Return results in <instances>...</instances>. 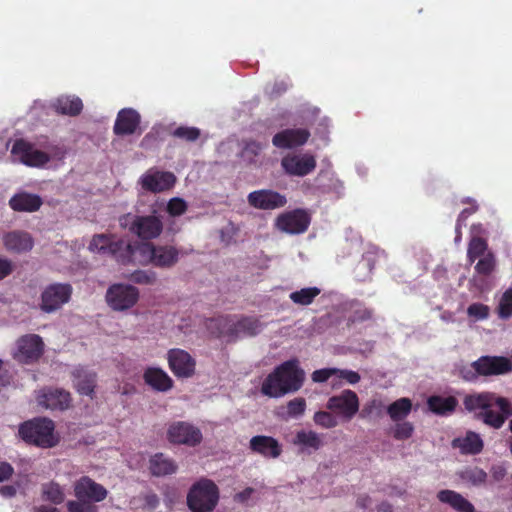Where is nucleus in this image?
<instances>
[{
    "label": "nucleus",
    "mask_w": 512,
    "mask_h": 512,
    "mask_svg": "<svg viewBox=\"0 0 512 512\" xmlns=\"http://www.w3.org/2000/svg\"><path fill=\"white\" fill-rule=\"evenodd\" d=\"M452 447L458 448L462 454L476 455L483 450L484 443L479 434L468 431L464 437L455 438Z\"/></svg>",
    "instance_id": "nucleus-27"
},
{
    "label": "nucleus",
    "mask_w": 512,
    "mask_h": 512,
    "mask_svg": "<svg viewBox=\"0 0 512 512\" xmlns=\"http://www.w3.org/2000/svg\"><path fill=\"white\" fill-rule=\"evenodd\" d=\"M305 372L297 359H291L275 367L261 385V393L270 398H279L297 392L304 383Z\"/></svg>",
    "instance_id": "nucleus-3"
},
{
    "label": "nucleus",
    "mask_w": 512,
    "mask_h": 512,
    "mask_svg": "<svg viewBox=\"0 0 512 512\" xmlns=\"http://www.w3.org/2000/svg\"><path fill=\"white\" fill-rule=\"evenodd\" d=\"M512 372V361L505 356L483 355L469 366L459 369L460 377L467 382H474L479 377H491Z\"/></svg>",
    "instance_id": "nucleus-4"
},
{
    "label": "nucleus",
    "mask_w": 512,
    "mask_h": 512,
    "mask_svg": "<svg viewBox=\"0 0 512 512\" xmlns=\"http://www.w3.org/2000/svg\"><path fill=\"white\" fill-rule=\"evenodd\" d=\"M337 372L338 368H323L315 370L311 377L314 382L323 383L326 382L331 376L336 375Z\"/></svg>",
    "instance_id": "nucleus-52"
},
{
    "label": "nucleus",
    "mask_w": 512,
    "mask_h": 512,
    "mask_svg": "<svg viewBox=\"0 0 512 512\" xmlns=\"http://www.w3.org/2000/svg\"><path fill=\"white\" fill-rule=\"evenodd\" d=\"M310 135L306 128L284 129L273 136L272 144L279 149H292L303 146Z\"/></svg>",
    "instance_id": "nucleus-20"
},
{
    "label": "nucleus",
    "mask_w": 512,
    "mask_h": 512,
    "mask_svg": "<svg viewBox=\"0 0 512 512\" xmlns=\"http://www.w3.org/2000/svg\"><path fill=\"white\" fill-rule=\"evenodd\" d=\"M207 327L216 337H227L230 340H235L234 322L228 316L210 319Z\"/></svg>",
    "instance_id": "nucleus-32"
},
{
    "label": "nucleus",
    "mask_w": 512,
    "mask_h": 512,
    "mask_svg": "<svg viewBox=\"0 0 512 512\" xmlns=\"http://www.w3.org/2000/svg\"><path fill=\"white\" fill-rule=\"evenodd\" d=\"M460 479L473 486H479L486 482L487 473L479 467H468L459 472Z\"/></svg>",
    "instance_id": "nucleus-40"
},
{
    "label": "nucleus",
    "mask_w": 512,
    "mask_h": 512,
    "mask_svg": "<svg viewBox=\"0 0 512 512\" xmlns=\"http://www.w3.org/2000/svg\"><path fill=\"white\" fill-rule=\"evenodd\" d=\"M119 225L146 241L159 237L163 231L162 219L155 214L139 216L127 213L119 218Z\"/></svg>",
    "instance_id": "nucleus-7"
},
{
    "label": "nucleus",
    "mask_w": 512,
    "mask_h": 512,
    "mask_svg": "<svg viewBox=\"0 0 512 512\" xmlns=\"http://www.w3.org/2000/svg\"><path fill=\"white\" fill-rule=\"evenodd\" d=\"M72 286L68 283H53L48 285L41 293L40 309L52 313L69 302L72 295Z\"/></svg>",
    "instance_id": "nucleus-10"
},
{
    "label": "nucleus",
    "mask_w": 512,
    "mask_h": 512,
    "mask_svg": "<svg viewBox=\"0 0 512 512\" xmlns=\"http://www.w3.org/2000/svg\"><path fill=\"white\" fill-rule=\"evenodd\" d=\"M395 423V426L392 428V436L394 439L404 441L412 437L415 428L411 422L402 420Z\"/></svg>",
    "instance_id": "nucleus-42"
},
{
    "label": "nucleus",
    "mask_w": 512,
    "mask_h": 512,
    "mask_svg": "<svg viewBox=\"0 0 512 512\" xmlns=\"http://www.w3.org/2000/svg\"><path fill=\"white\" fill-rule=\"evenodd\" d=\"M378 410L379 413L381 412V409H382V403L381 401H378V400H372L371 402H369L368 404H366L364 406V408L362 409L361 411V414L360 416L362 418H365V417H368L369 415H371L373 413L374 410Z\"/></svg>",
    "instance_id": "nucleus-56"
},
{
    "label": "nucleus",
    "mask_w": 512,
    "mask_h": 512,
    "mask_svg": "<svg viewBox=\"0 0 512 512\" xmlns=\"http://www.w3.org/2000/svg\"><path fill=\"white\" fill-rule=\"evenodd\" d=\"M248 204L258 210H275L287 204L285 195L271 189L252 191L247 196Z\"/></svg>",
    "instance_id": "nucleus-15"
},
{
    "label": "nucleus",
    "mask_w": 512,
    "mask_h": 512,
    "mask_svg": "<svg viewBox=\"0 0 512 512\" xmlns=\"http://www.w3.org/2000/svg\"><path fill=\"white\" fill-rule=\"evenodd\" d=\"M490 472H491V476H492L493 480L496 482L502 481L507 474L505 467L502 465L492 466Z\"/></svg>",
    "instance_id": "nucleus-57"
},
{
    "label": "nucleus",
    "mask_w": 512,
    "mask_h": 512,
    "mask_svg": "<svg viewBox=\"0 0 512 512\" xmlns=\"http://www.w3.org/2000/svg\"><path fill=\"white\" fill-rule=\"evenodd\" d=\"M463 405L469 412L481 410L477 414V418L485 425L496 430L502 428L505 421L512 416L510 400L490 391L466 395L463 399Z\"/></svg>",
    "instance_id": "nucleus-2"
},
{
    "label": "nucleus",
    "mask_w": 512,
    "mask_h": 512,
    "mask_svg": "<svg viewBox=\"0 0 512 512\" xmlns=\"http://www.w3.org/2000/svg\"><path fill=\"white\" fill-rule=\"evenodd\" d=\"M129 280L135 284L152 285L157 280V275L152 270H136L130 274Z\"/></svg>",
    "instance_id": "nucleus-44"
},
{
    "label": "nucleus",
    "mask_w": 512,
    "mask_h": 512,
    "mask_svg": "<svg viewBox=\"0 0 512 512\" xmlns=\"http://www.w3.org/2000/svg\"><path fill=\"white\" fill-rule=\"evenodd\" d=\"M176 177L172 172L148 171L140 178V184L146 191L160 193L174 186Z\"/></svg>",
    "instance_id": "nucleus-21"
},
{
    "label": "nucleus",
    "mask_w": 512,
    "mask_h": 512,
    "mask_svg": "<svg viewBox=\"0 0 512 512\" xmlns=\"http://www.w3.org/2000/svg\"><path fill=\"white\" fill-rule=\"evenodd\" d=\"M488 252L491 251L488 249L487 241L482 237L473 236L468 243L467 260L472 264L476 259L488 254Z\"/></svg>",
    "instance_id": "nucleus-37"
},
{
    "label": "nucleus",
    "mask_w": 512,
    "mask_h": 512,
    "mask_svg": "<svg viewBox=\"0 0 512 512\" xmlns=\"http://www.w3.org/2000/svg\"><path fill=\"white\" fill-rule=\"evenodd\" d=\"M33 512H59V510L55 507L41 505L39 507L34 508Z\"/></svg>",
    "instance_id": "nucleus-62"
},
{
    "label": "nucleus",
    "mask_w": 512,
    "mask_h": 512,
    "mask_svg": "<svg viewBox=\"0 0 512 512\" xmlns=\"http://www.w3.org/2000/svg\"><path fill=\"white\" fill-rule=\"evenodd\" d=\"M17 493V487L14 485L0 486V495L6 498L14 497Z\"/></svg>",
    "instance_id": "nucleus-61"
},
{
    "label": "nucleus",
    "mask_w": 512,
    "mask_h": 512,
    "mask_svg": "<svg viewBox=\"0 0 512 512\" xmlns=\"http://www.w3.org/2000/svg\"><path fill=\"white\" fill-rule=\"evenodd\" d=\"M41 495L44 501L59 505L65 500V492L61 485L55 481H49L41 485Z\"/></svg>",
    "instance_id": "nucleus-36"
},
{
    "label": "nucleus",
    "mask_w": 512,
    "mask_h": 512,
    "mask_svg": "<svg viewBox=\"0 0 512 512\" xmlns=\"http://www.w3.org/2000/svg\"><path fill=\"white\" fill-rule=\"evenodd\" d=\"M375 254L367 252L363 254L362 259L358 262L355 267V277L359 281H366L371 278L374 266H375Z\"/></svg>",
    "instance_id": "nucleus-38"
},
{
    "label": "nucleus",
    "mask_w": 512,
    "mask_h": 512,
    "mask_svg": "<svg viewBox=\"0 0 512 512\" xmlns=\"http://www.w3.org/2000/svg\"><path fill=\"white\" fill-rule=\"evenodd\" d=\"M140 297L138 288L130 284H112L106 291L105 299L113 311H126L136 305Z\"/></svg>",
    "instance_id": "nucleus-8"
},
{
    "label": "nucleus",
    "mask_w": 512,
    "mask_h": 512,
    "mask_svg": "<svg viewBox=\"0 0 512 512\" xmlns=\"http://www.w3.org/2000/svg\"><path fill=\"white\" fill-rule=\"evenodd\" d=\"M293 444L301 447L303 452L310 454L323 446V440L315 431L300 430L296 433Z\"/></svg>",
    "instance_id": "nucleus-30"
},
{
    "label": "nucleus",
    "mask_w": 512,
    "mask_h": 512,
    "mask_svg": "<svg viewBox=\"0 0 512 512\" xmlns=\"http://www.w3.org/2000/svg\"><path fill=\"white\" fill-rule=\"evenodd\" d=\"M167 439L173 444L195 447L202 442L203 435L201 430L193 424L177 421L168 427Z\"/></svg>",
    "instance_id": "nucleus-11"
},
{
    "label": "nucleus",
    "mask_w": 512,
    "mask_h": 512,
    "mask_svg": "<svg viewBox=\"0 0 512 512\" xmlns=\"http://www.w3.org/2000/svg\"><path fill=\"white\" fill-rule=\"evenodd\" d=\"M11 153L23 164L31 167H41L50 161V156L46 152L36 149L33 144L24 139L14 142Z\"/></svg>",
    "instance_id": "nucleus-17"
},
{
    "label": "nucleus",
    "mask_w": 512,
    "mask_h": 512,
    "mask_svg": "<svg viewBox=\"0 0 512 512\" xmlns=\"http://www.w3.org/2000/svg\"><path fill=\"white\" fill-rule=\"evenodd\" d=\"M74 494L78 500L101 502L108 495L107 489L88 476L80 477L74 483Z\"/></svg>",
    "instance_id": "nucleus-19"
},
{
    "label": "nucleus",
    "mask_w": 512,
    "mask_h": 512,
    "mask_svg": "<svg viewBox=\"0 0 512 512\" xmlns=\"http://www.w3.org/2000/svg\"><path fill=\"white\" fill-rule=\"evenodd\" d=\"M281 167L289 176L304 177L316 168V159L311 154H288L281 159Z\"/></svg>",
    "instance_id": "nucleus-18"
},
{
    "label": "nucleus",
    "mask_w": 512,
    "mask_h": 512,
    "mask_svg": "<svg viewBox=\"0 0 512 512\" xmlns=\"http://www.w3.org/2000/svg\"><path fill=\"white\" fill-rule=\"evenodd\" d=\"M42 205V199L35 194L27 192L17 193L9 200V206L17 212H35Z\"/></svg>",
    "instance_id": "nucleus-26"
},
{
    "label": "nucleus",
    "mask_w": 512,
    "mask_h": 512,
    "mask_svg": "<svg viewBox=\"0 0 512 512\" xmlns=\"http://www.w3.org/2000/svg\"><path fill=\"white\" fill-rule=\"evenodd\" d=\"M260 149H261L260 144H258L255 141L248 143L246 146V150H251V152L254 154H257Z\"/></svg>",
    "instance_id": "nucleus-64"
},
{
    "label": "nucleus",
    "mask_w": 512,
    "mask_h": 512,
    "mask_svg": "<svg viewBox=\"0 0 512 512\" xmlns=\"http://www.w3.org/2000/svg\"><path fill=\"white\" fill-rule=\"evenodd\" d=\"M139 124V113L131 108H124L117 114L113 131L119 136L131 135L137 130Z\"/></svg>",
    "instance_id": "nucleus-24"
},
{
    "label": "nucleus",
    "mask_w": 512,
    "mask_h": 512,
    "mask_svg": "<svg viewBox=\"0 0 512 512\" xmlns=\"http://www.w3.org/2000/svg\"><path fill=\"white\" fill-rule=\"evenodd\" d=\"M146 385L157 392H167L173 388L172 378L159 367H147L143 373Z\"/></svg>",
    "instance_id": "nucleus-25"
},
{
    "label": "nucleus",
    "mask_w": 512,
    "mask_h": 512,
    "mask_svg": "<svg viewBox=\"0 0 512 512\" xmlns=\"http://www.w3.org/2000/svg\"><path fill=\"white\" fill-rule=\"evenodd\" d=\"M412 410V401L403 397L392 402L386 409L393 422L405 420Z\"/></svg>",
    "instance_id": "nucleus-35"
},
{
    "label": "nucleus",
    "mask_w": 512,
    "mask_h": 512,
    "mask_svg": "<svg viewBox=\"0 0 512 512\" xmlns=\"http://www.w3.org/2000/svg\"><path fill=\"white\" fill-rule=\"evenodd\" d=\"M254 492L255 490L252 487H247L241 492L236 493L234 500L239 503H246Z\"/></svg>",
    "instance_id": "nucleus-58"
},
{
    "label": "nucleus",
    "mask_w": 512,
    "mask_h": 512,
    "mask_svg": "<svg viewBox=\"0 0 512 512\" xmlns=\"http://www.w3.org/2000/svg\"><path fill=\"white\" fill-rule=\"evenodd\" d=\"M176 463L162 453L155 454L150 459V471L155 476H166L175 473Z\"/></svg>",
    "instance_id": "nucleus-33"
},
{
    "label": "nucleus",
    "mask_w": 512,
    "mask_h": 512,
    "mask_svg": "<svg viewBox=\"0 0 512 512\" xmlns=\"http://www.w3.org/2000/svg\"><path fill=\"white\" fill-rule=\"evenodd\" d=\"M336 376L340 379L345 380L349 384H356L360 381L361 377L358 372L347 369H339Z\"/></svg>",
    "instance_id": "nucleus-53"
},
{
    "label": "nucleus",
    "mask_w": 512,
    "mask_h": 512,
    "mask_svg": "<svg viewBox=\"0 0 512 512\" xmlns=\"http://www.w3.org/2000/svg\"><path fill=\"white\" fill-rule=\"evenodd\" d=\"M220 499V491L214 481L201 478L190 487L186 503L191 512H213Z\"/></svg>",
    "instance_id": "nucleus-5"
},
{
    "label": "nucleus",
    "mask_w": 512,
    "mask_h": 512,
    "mask_svg": "<svg viewBox=\"0 0 512 512\" xmlns=\"http://www.w3.org/2000/svg\"><path fill=\"white\" fill-rule=\"evenodd\" d=\"M144 504L148 509L154 510L159 505V498L155 493H148L144 496Z\"/></svg>",
    "instance_id": "nucleus-59"
},
{
    "label": "nucleus",
    "mask_w": 512,
    "mask_h": 512,
    "mask_svg": "<svg viewBox=\"0 0 512 512\" xmlns=\"http://www.w3.org/2000/svg\"><path fill=\"white\" fill-rule=\"evenodd\" d=\"M428 408L437 415H448L456 410L458 401L454 396L443 397L439 395L430 396L427 400Z\"/></svg>",
    "instance_id": "nucleus-31"
},
{
    "label": "nucleus",
    "mask_w": 512,
    "mask_h": 512,
    "mask_svg": "<svg viewBox=\"0 0 512 512\" xmlns=\"http://www.w3.org/2000/svg\"><path fill=\"white\" fill-rule=\"evenodd\" d=\"M89 249L109 255L124 265L137 261L144 266L152 265L162 269L172 268L180 257V251L172 245H156L152 242L131 244L105 234L95 235L89 244Z\"/></svg>",
    "instance_id": "nucleus-1"
},
{
    "label": "nucleus",
    "mask_w": 512,
    "mask_h": 512,
    "mask_svg": "<svg viewBox=\"0 0 512 512\" xmlns=\"http://www.w3.org/2000/svg\"><path fill=\"white\" fill-rule=\"evenodd\" d=\"M188 205L186 201L179 197H174L167 203L166 210L170 216L177 217L183 215L187 211Z\"/></svg>",
    "instance_id": "nucleus-49"
},
{
    "label": "nucleus",
    "mask_w": 512,
    "mask_h": 512,
    "mask_svg": "<svg viewBox=\"0 0 512 512\" xmlns=\"http://www.w3.org/2000/svg\"><path fill=\"white\" fill-rule=\"evenodd\" d=\"M13 272V263L7 258L0 256V280L8 277Z\"/></svg>",
    "instance_id": "nucleus-55"
},
{
    "label": "nucleus",
    "mask_w": 512,
    "mask_h": 512,
    "mask_svg": "<svg viewBox=\"0 0 512 512\" xmlns=\"http://www.w3.org/2000/svg\"><path fill=\"white\" fill-rule=\"evenodd\" d=\"M52 108L60 115L77 116L83 110V103L76 96H60L52 103Z\"/></svg>",
    "instance_id": "nucleus-29"
},
{
    "label": "nucleus",
    "mask_w": 512,
    "mask_h": 512,
    "mask_svg": "<svg viewBox=\"0 0 512 512\" xmlns=\"http://www.w3.org/2000/svg\"><path fill=\"white\" fill-rule=\"evenodd\" d=\"M497 261L493 252H488L483 257L479 258L474 269L478 275L490 276L496 269Z\"/></svg>",
    "instance_id": "nucleus-41"
},
{
    "label": "nucleus",
    "mask_w": 512,
    "mask_h": 512,
    "mask_svg": "<svg viewBox=\"0 0 512 512\" xmlns=\"http://www.w3.org/2000/svg\"><path fill=\"white\" fill-rule=\"evenodd\" d=\"M74 385L82 395L91 396L96 386V374L86 370L84 367H77L72 372Z\"/></svg>",
    "instance_id": "nucleus-28"
},
{
    "label": "nucleus",
    "mask_w": 512,
    "mask_h": 512,
    "mask_svg": "<svg viewBox=\"0 0 512 512\" xmlns=\"http://www.w3.org/2000/svg\"><path fill=\"white\" fill-rule=\"evenodd\" d=\"M478 209V206L476 204H474L472 207L470 208H465L463 209L460 214L458 215V218H457V222L459 223H462L465 225V222L467 220V218L474 214Z\"/></svg>",
    "instance_id": "nucleus-60"
},
{
    "label": "nucleus",
    "mask_w": 512,
    "mask_h": 512,
    "mask_svg": "<svg viewBox=\"0 0 512 512\" xmlns=\"http://www.w3.org/2000/svg\"><path fill=\"white\" fill-rule=\"evenodd\" d=\"M314 422L323 428L331 429L338 425L336 417L328 411H318L314 414Z\"/></svg>",
    "instance_id": "nucleus-47"
},
{
    "label": "nucleus",
    "mask_w": 512,
    "mask_h": 512,
    "mask_svg": "<svg viewBox=\"0 0 512 512\" xmlns=\"http://www.w3.org/2000/svg\"><path fill=\"white\" fill-rule=\"evenodd\" d=\"M378 512H392V505L388 502H382L377 507Z\"/></svg>",
    "instance_id": "nucleus-63"
},
{
    "label": "nucleus",
    "mask_w": 512,
    "mask_h": 512,
    "mask_svg": "<svg viewBox=\"0 0 512 512\" xmlns=\"http://www.w3.org/2000/svg\"><path fill=\"white\" fill-rule=\"evenodd\" d=\"M498 316L501 319H508L512 316V289L503 293L498 305Z\"/></svg>",
    "instance_id": "nucleus-46"
},
{
    "label": "nucleus",
    "mask_w": 512,
    "mask_h": 512,
    "mask_svg": "<svg viewBox=\"0 0 512 512\" xmlns=\"http://www.w3.org/2000/svg\"><path fill=\"white\" fill-rule=\"evenodd\" d=\"M467 315L474 321L485 320L490 315V308L483 303H472L467 308Z\"/></svg>",
    "instance_id": "nucleus-45"
},
{
    "label": "nucleus",
    "mask_w": 512,
    "mask_h": 512,
    "mask_svg": "<svg viewBox=\"0 0 512 512\" xmlns=\"http://www.w3.org/2000/svg\"><path fill=\"white\" fill-rule=\"evenodd\" d=\"M3 245L10 253L22 254L33 248L34 240L28 232L14 230L3 235Z\"/></svg>",
    "instance_id": "nucleus-22"
},
{
    "label": "nucleus",
    "mask_w": 512,
    "mask_h": 512,
    "mask_svg": "<svg viewBox=\"0 0 512 512\" xmlns=\"http://www.w3.org/2000/svg\"><path fill=\"white\" fill-rule=\"evenodd\" d=\"M287 415L290 418H297L304 414L306 410V400L302 397H297L287 403Z\"/></svg>",
    "instance_id": "nucleus-48"
},
{
    "label": "nucleus",
    "mask_w": 512,
    "mask_h": 512,
    "mask_svg": "<svg viewBox=\"0 0 512 512\" xmlns=\"http://www.w3.org/2000/svg\"><path fill=\"white\" fill-rule=\"evenodd\" d=\"M14 359L22 364L37 362L44 353V342L37 334H26L16 342Z\"/></svg>",
    "instance_id": "nucleus-9"
},
{
    "label": "nucleus",
    "mask_w": 512,
    "mask_h": 512,
    "mask_svg": "<svg viewBox=\"0 0 512 512\" xmlns=\"http://www.w3.org/2000/svg\"><path fill=\"white\" fill-rule=\"evenodd\" d=\"M55 425L48 418H34L19 427V436L26 443L41 448H51L57 444L54 437Z\"/></svg>",
    "instance_id": "nucleus-6"
},
{
    "label": "nucleus",
    "mask_w": 512,
    "mask_h": 512,
    "mask_svg": "<svg viewBox=\"0 0 512 512\" xmlns=\"http://www.w3.org/2000/svg\"><path fill=\"white\" fill-rule=\"evenodd\" d=\"M249 448L253 453L265 458H278L282 453V445L271 436L256 435L249 441Z\"/></svg>",
    "instance_id": "nucleus-23"
},
{
    "label": "nucleus",
    "mask_w": 512,
    "mask_h": 512,
    "mask_svg": "<svg viewBox=\"0 0 512 512\" xmlns=\"http://www.w3.org/2000/svg\"><path fill=\"white\" fill-rule=\"evenodd\" d=\"M373 311L369 308H360L355 310L348 318V324H355L368 321L372 318Z\"/></svg>",
    "instance_id": "nucleus-51"
},
{
    "label": "nucleus",
    "mask_w": 512,
    "mask_h": 512,
    "mask_svg": "<svg viewBox=\"0 0 512 512\" xmlns=\"http://www.w3.org/2000/svg\"><path fill=\"white\" fill-rule=\"evenodd\" d=\"M310 224V216L303 209H295L280 214L276 219V227L289 234L304 233Z\"/></svg>",
    "instance_id": "nucleus-14"
},
{
    "label": "nucleus",
    "mask_w": 512,
    "mask_h": 512,
    "mask_svg": "<svg viewBox=\"0 0 512 512\" xmlns=\"http://www.w3.org/2000/svg\"><path fill=\"white\" fill-rule=\"evenodd\" d=\"M171 135L186 142H195L200 137L201 131L196 127L179 126L172 131Z\"/></svg>",
    "instance_id": "nucleus-43"
},
{
    "label": "nucleus",
    "mask_w": 512,
    "mask_h": 512,
    "mask_svg": "<svg viewBox=\"0 0 512 512\" xmlns=\"http://www.w3.org/2000/svg\"><path fill=\"white\" fill-rule=\"evenodd\" d=\"M320 293L321 289L318 287H306L290 293L289 299L296 305L308 306Z\"/></svg>",
    "instance_id": "nucleus-39"
},
{
    "label": "nucleus",
    "mask_w": 512,
    "mask_h": 512,
    "mask_svg": "<svg viewBox=\"0 0 512 512\" xmlns=\"http://www.w3.org/2000/svg\"><path fill=\"white\" fill-rule=\"evenodd\" d=\"M326 407L328 410L337 413L344 420L350 421L359 410V398L350 390H343L339 395L330 397Z\"/></svg>",
    "instance_id": "nucleus-13"
},
{
    "label": "nucleus",
    "mask_w": 512,
    "mask_h": 512,
    "mask_svg": "<svg viewBox=\"0 0 512 512\" xmlns=\"http://www.w3.org/2000/svg\"><path fill=\"white\" fill-rule=\"evenodd\" d=\"M235 339L239 336L253 337L260 333L262 323L259 319L254 317H242L237 322H234Z\"/></svg>",
    "instance_id": "nucleus-34"
},
{
    "label": "nucleus",
    "mask_w": 512,
    "mask_h": 512,
    "mask_svg": "<svg viewBox=\"0 0 512 512\" xmlns=\"http://www.w3.org/2000/svg\"><path fill=\"white\" fill-rule=\"evenodd\" d=\"M167 361L170 370L178 378H190L195 373L196 361L183 349H170L167 352Z\"/></svg>",
    "instance_id": "nucleus-16"
},
{
    "label": "nucleus",
    "mask_w": 512,
    "mask_h": 512,
    "mask_svg": "<svg viewBox=\"0 0 512 512\" xmlns=\"http://www.w3.org/2000/svg\"><path fill=\"white\" fill-rule=\"evenodd\" d=\"M13 474V466L6 461H0V483L9 480Z\"/></svg>",
    "instance_id": "nucleus-54"
},
{
    "label": "nucleus",
    "mask_w": 512,
    "mask_h": 512,
    "mask_svg": "<svg viewBox=\"0 0 512 512\" xmlns=\"http://www.w3.org/2000/svg\"><path fill=\"white\" fill-rule=\"evenodd\" d=\"M69 512H98V508L91 502L84 500H70L67 502Z\"/></svg>",
    "instance_id": "nucleus-50"
},
{
    "label": "nucleus",
    "mask_w": 512,
    "mask_h": 512,
    "mask_svg": "<svg viewBox=\"0 0 512 512\" xmlns=\"http://www.w3.org/2000/svg\"><path fill=\"white\" fill-rule=\"evenodd\" d=\"M36 401L44 409L64 411L71 407L72 397L63 388L44 387L37 392Z\"/></svg>",
    "instance_id": "nucleus-12"
}]
</instances>
